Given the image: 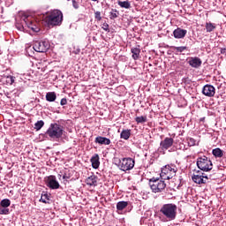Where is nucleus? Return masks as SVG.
<instances>
[{"mask_svg":"<svg viewBox=\"0 0 226 226\" xmlns=\"http://www.w3.org/2000/svg\"><path fill=\"white\" fill-rule=\"evenodd\" d=\"M11 204V201L9 199H4L0 202V207L8 208L10 207Z\"/></svg>","mask_w":226,"mask_h":226,"instance_id":"obj_27","label":"nucleus"},{"mask_svg":"<svg viewBox=\"0 0 226 226\" xmlns=\"http://www.w3.org/2000/svg\"><path fill=\"white\" fill-rule=\"evenodd\" d=\"M45 126V122H43V120H39L34 124V130H36V132H39V130L42 127Z\"/></svg>","mask_w":226,"mask_h":226,"instance_id":"obj_28","label":"nucleus"},{"mask_svg":"<svg viewBox=\"0 0 226 226\" xmlns=\"http://www.w3.org/2000/svg\"><path fill=\"white\" fill-rule=\"evenodd\" d=\"M135 121L136 123L138 124H140V123H147V117H144V116H141V117H137L135 118Z\"/></svg>","mask_w":226,"mask_h":226,"instance_id":"obj_30","label":"nucleus"},{"mask_svg":"<svg viewBox=\"0 0 226 226\" xmlns=\"http://www.w3.org/2000/svg\"><path fill=\"white\" fill-rule=\"evenodd\" d=\"M128 207V201H119L117 203V211H123Z\"/></svg>","mask_w":226,"mask_h":226,"instance_id":"obj_23","label":"nucleus"},{"mask_svg":"<svg viewBox=\"0 0 226 226\" xmlns=\"http://www.w3.org/2000/svg\"><path fill=\"white\" fill-rule=\"evenodd\" d=\"M225 50H226V49H224L223 51H222V54H223V52H225Z\"/></svg>","mask_w":226,"mask_h":226,"instance_id":"obj_41","label":"nucleus"},{"mask_svg":"<svg viewBox=\"0 0 226 226\" xmlns=\"http://www.w3.org/2000/svg\"><path fill=\"white\" fill-rule=\"evenodd\" d=\"M197 167L200 170H203V172H209V170H213V162L204 155L203 157L198 158Z\"/></svg>","mask_w":226,"mask_h":226,"instance_id":"obj_7","label":"nucleus"},{"mask_svg":"<svg viewBox=\"0 0 226 226\" xmlns=\"http://www.w3.org/2000/svg\"><path fill=\"white\" fill-rule=\"evenodd\" d=\"M44 22H46L48 27L61 26L63 24V11L57 9L48 11Z\"/></svg>","mask_w":226,"mask_h":226,"instance_id":"obj_1","label":"nucleus"},{"mask_svg":"<svg viewBox=\"0 0 226 226\" xmlns=\"http://www.w3.org/2000/svg\"><path fill=\"white\" fill-rule=\"evenodd\" d=\"M174 146V139L172 138H165L160 143V147L162 151H167V149H170Z\"/></svg>","mask_w":226,"mask_h":226,"instance_id":"obj_11","label":"nucleus"},{"mask_svg":"<svg viewBox=\"0 0 226 226\" xmlns=\"http://www.w3.org/2000/svg\"><path fill=\"white\" fill-rule=\"evenodd\" d=\"M120 170L126 172L132 170L135 167V161L130 157L123 158L119 162Z\"/></svg>","mask_w":226,"mask_h":226,"instance_id":"obj_8","label":"nucleus"},{"mask_svg":"<svg viewBox=\"0 0 226 226\" xmlns=\"http://www.w3.org/2000/svg\"><path fill=\"white\" fill-rule=\"evenodd\" d=\"M30 29L33 31V33H40V25L38 23H33V21H30Z\"/></svg>","mask_w":226,"mask_h":226,"instance_id":"obj_24","label":"nucleus"},{"mask_svg":"<svg viewBox=\"0 0 226 226\" xmlns=\"http://www.w3.org/2000/svg\"><path fill=\"white\" fill-rule=\"evenodd\" d=\"M96 144H100L101 146H109L110 139L109 138L98 136L95 138Z\"/></svg>","mask_w":226,"mask_h":226,"instance_id":"obj_16","label":"nucleus"},{"mask_svg":"<svg viewBox=\"0 0 226 226\" xmlns=\"http://www.w3.org/2000/svg\"><path fill=\"white\" fill-rule=\"evenodd\" d=\"M130 137H132V130L130 129L123 130L120 133V139H124V140H128Z\"/></svg>","mask_w":226,"mask_h":226,"instance_id":"obj_19","label":"nucleus"},{"mask_svg":"<svg viewBox=\"0 0 226 226\" xmlns=\"http://www.w3.org/2000/svg\"><path fill=\"white\" fill-rule=\"evenodd\" d=\"M0 215H10V208L0 206Z\"/></svg>","mask_w":226,"mask_h":226,"instance_id":"obj_32","label":"nucleus"},{"mask_svg":"<svg viewBox=\"0 0 226 226\" xmlns=\"http://www.w3.org/2000/svg\"><path fill=\"white\" fill-rule=\"evenodd\" d=\"M9 79L11 80V84H13V82H15V77L10 76Z\"/></svg>","mask_w":226,"mask_h":226,"instance_id":"obj_39","label":"nucleus"},{"mask_svg":"<svg viewBox=\"0 0 226 226\" xmlns=\"http://www.w3.org/2000/svg\"><path fill=\"white\" fill-rule=\"evenodd\" d=\"M63 179H68V177H66V175H64Z\"/></svg>","mask_w":226,"mask_h":226,"instance_id":"obj_40","label":"nucleus"},{"mask_svg":"<svg viewBox=\"0 0 226 226\" xmlns=\"http://www.w3.org/2000/svg\"><path fill=\"white\" fill-rule=\"evenodd\" d=\"M94 19H97L98 22L102 20V12L101 11H95L94 12Z\"/></svg>","mask_w":226,"mask_h":226,"instance_id":"obj_35","label":"nucleus"},{"mask_svg":"<svg viewBox=\"0 0 226 226\" xmlns=\"http://www.w3.org/2000/svg\"><path fill=\"white\" fill-rule=\"evenodd\" d=\"M205 27L207 29V33H213L214 29H216V26L211 22L206 23Z\"/></svg>","mask_w":226,"mask_h":226,"instance_id":"obj_26","label":"nucleus"},{"mask_svg":"<svg viewBox=\"0 0 226 226\" xmlns=\"http://www.w3.org/2000/svg\"><path fill=\"white\" fill-rule=\"evenodd\" d=\"M90 162L92 163L93 169H98V167H100V156L98 155V154H94L91 158Z\"/></svg>","mask_w":226,"mask_h":226,"instance_id":"obj_18","label":"nucleus"},{"mask_svg":"<svg viewBox=\"0 0 226 226\" xmlns=\"http://www.w3.org/2000/svg\"><path fill=\"white\" fill-rule=\"evenodd\" d=\"M68 103V100H66V98H63L60 102V105L64 106L66 105Z\"/></svg>","mask_w":226,"mask_h":226,"instance_id":"obj_37","label":"nucleus"},{"mask_svg":"<svg viewBox=\"0 0 226 226\" xmlns=\"http://www.w3.org/2000/svg\"><path fill=\"white\" fill-rule=\"evenodd\" d=\"M119 15V12H117V11H115L114 12H110L109 13V19H117Z\"/></svg>","mask_w":226,"mask_h":226,"instance_id":"obj_34","label":"nucleus"},{"mask_svg":"<svg viewBox=\"0 0 226 226\" xmlns=\"http://www.w3.org/2000/svg\"><path fill=\"white\" fill-rule=\"evenodd\" d=\"M49 194L45 193V194H41V202H43V204H49Z\"/></svg>","mask_w":226,"mask_h":226,"instance_id":"obj_31","label":"nucleus"},{"mask_svg":"<svg viewBox=\"0 0 226 226\" xmlns=\"http://www.w3.org/2000/svg\"><path fill=\"white\" fill-rule=\"evenodd\" d=\"M86 183L88 186H96L98 185V177L92 175L86 179Z\"/></svg>","mask_w":226,"mask_h":226,"instance_id":"obj_17","label":"nucleus"},{"mask_svg":"<svg viewBox=\"0 0 226 226\" xmlns=\"http://www.w3.org/2000/svg\"><path fill=\"white\" fill-rule=\"evenodd\" d=\"M46 185L48 188H50L51 190H57L59 189V182H57V179L56 178V176H49L46 178Z\"/></svg>","mask_w":226,"mask_h":226,"instance_id":"obj_10","label":"nucleus"},{"mask_svg":"<svg viewBox=\"0 0 226 226\" xmlns=\"http://www.w3.org/2000/svg\"><path fill=\"white\" fill-rule=\"evenodd\" d=\"M72 6L77 10L79 8V4L75 2V0H72Z\"/></svg>","mask_w":226,"mask_h":226,"instance_id":"obj_38","label":"nucleus"},{"mask_svg":"<svg viewBox=\"0 0 226 226\" xmlns=\"http://www.w3.org/2000/svg\"><path fill=\"white\" fill-rule=\"evenodd\" d=\"M33 49L35 52H47L50 49V42L49 41H36L34 42Z\"/></svg>","mask_w":226,"mask_h":226,"instance_id":"obj_9","label":"nucleus"},{"mask_svg":"<svg viewBox=\"0 0 226 226\" xmlns=\"http://www.w3.org/2000/svg\"><path fill=\"white\" fill-rule=\"evenodd\" d=\"M63 133H64L63 125L54 123L50 124L49 127L45 132V135L46 137L50 138L52 140H57V139H61V137H63Z\"/></svg>","mask_w":226,"mask_h":226,"instance_id":"obj_3","label":"nucleus"},{"mask_svg":"<svg viewBox=\"0 0 226 226\" xmlns=\"http://www.w3.org/2000/svg\"><path fill=\"white\" fill-rule=\"evenodd\" d=\"M176 172H177V167H176V165H166L162 169L161 171V179L163 180H169V179H172V177H174L176 176Z\"/></svg>","mask_w":226,"mask_h":226,"instance_id":"obj_6","label":"nucleus"},{"mask_svg":"<svg viewBox=\"0 0 226 226\" xmlns=\"http://www.w3.org/2000/svg\"><path fill=\"white\" fill-rule=\"evenodd\" d=\"M171 49L176 52H185V50H186V49L188 48L186 46H180V47L172 46Z\"/></svg>","mask_w":226,"mask_h":226,"instance_id":"obj_29","label":"nucleus"},{"mask_svg":"<svg viewBox=\"0 0 226 226\" xmlns=\"http://www.w3.org/2000/svg\"><path fill=\"white\" fill-rule=\"evenodd\" d=\"M160 213L164 216L162 222H172L177 216V206L172 203L164 204L162 206Z\"/></svg>","mask_w":226,"mask_h":226,"instance_id":"obj_2","label":"nucleus"},{"mask_svg":"<svg viewBox=\"0 0 226 226\" xmlns=\"http://www.w3.org/2000/svg\"><path fill=\"white\" fill-rule=\"evenodd\" d=\"M207 179V177H204V173H201L200 171H197L196 174H193L192 177V179L194 183H196L197 185H204L206 183V180Z\"/></svg>","mask_w":226,"mask_h":226,"instance_id":"obj_12","label":"nucleus"},{"mask_svg":"<svg viewBox=\"0 0 226 226\" xmlns=\"http://www.w3.org/2000/svg\"><path fill=\"white\" fill-rule=\"evenodd\" d=\"M188 64H190V66H192V68H200V66L202 65V60H200V58L197 56L191 57Z\"/></svg>","mask_w":226,"mask_h":226,"instance_id":"obj_15","label":"nucleus"},{"mask_svg":"<svg viewBox=\"0 0 226 226\" xmlns=\"http://www.w3.org/2000/svg\"><path fill=\"white\" fill-rule=\"evenodd\" d=\"M56 98H57L56 92H49L46 94L47 102H56Z\"/></svg>","mask_w":226,"mask_h":226,"instance_id":"obj_22","label":"nucleus"},{"mask_svg":"<svg viewBox=\"0 0 226 226\" xmlns=\"http://www.w3.org/2000/svg\"><path fill=\"white\" fill-rule=\"evenodd\" d=\"M117 4L118 6H120V8H125V10H129V8H132V4L129 1L123 2L121 0H118Z\"/></svg>","mask_w":226,"mask_h":226,"instance_id":"obj_21","label":"nucleus"},{"mask_svg":"<svg viewBox=\"0 0 226 226\" xmlns=\"http://www.w3.org/2000/svg\"><path fill=\"white\" fill-rule=\"evenodd\" d=\"M16 27L23 33H29V13L19 11L16 18Z\"/></svg>","mask_w":226,"mask_h":226,"instance_id":"obj_4","label":"nucleus"},{"mask_svg":"<svg viewBox=\"0 0 226 226\" xmlns=\"http://www.w3.org/2000/svg\"><path fill=\"white\" fill-rule=\"evenodd\" d=\"M186 33H188V31L177 27L173 31V35L177 40H181V38H185V36H186Z\"/></svg>","mask_w":226,"mask_h":226,"instance_id":"obj_14","label":"nucleus"},{"mask_svg":"<svg viewBox=\"0 0 226 226\" xmlns=\"http://www.w3.org/2000/svg\"><path fill=\"white\" fill-rule=\"evenodd\" d=\"M212 154H214V156H215L216 158H222L223 156V151H222V149L220 148H215L212 151Z\"/></svg>","mask_w":226,"mask_h":226,"instance_id":"obj_25","label":"nucleus"},{"mask_svg":"<svg viewBox=\"0 0 226 226\" xmlns=\"http://www.w3.org/2000/svg\"><path fill=\"white\" fill-rule=\"evenodd\" d=\"M202 93L203 94H205V96H208L209 98H211L212 96H215V87H213L212 85H205L202 89Z\"/></svg>","mask_w":226,"mask_h":226,"instance_id":"obj_13","label":"nucleus"},{"mask_svg":"<svg viewBox=\"0 0 226 226\" xmlns=\"http://www.w3.org/2000/svg\"><path fill=\"white\" fill-rule=\"evenodd\" d=\"M102 29H103L104 31H107L108 33L110 32V29H109V24H107V23H103V24H102Z\"/></svg>","mask_w":226,"mask_h":226,"instance_id":"obj_36","label":"nucleus"},{"mask_svg":"<svg viewBox=\"0 0 226 226\" xmlns=\"http://www.w3.org/2000/svg\"><path fill=\"white\" fill-rule=\"evenodd\" d=\"M149 185L154 193H160L167 188L165 181L156 177H153L149 180Z\"/></svg>","mask_w":226,"mask_h":226,"instance_id":"obj_5","label":"nucleus"},{"mask_svg":"<svg viewBox=\"0 0 226 226\" xmlns=\"http://www.w3.org/2000/svg\"><path fill=\"white\" fill-rule=\"evenodd\" d=\"M196 142L197 141L195 140V139H193V138H187V144H188V146H190V147L195 146Z\"/></svg>","mask_w":226,"mask_h":226,"instance_id":"obj_33","label":"nucleus"},{"mask_svg":"<svg viewBox=\"0 0 226 226\" xmlns=\"http://www.w3.org/2000/svg\"><path fill=\"white\" fill-rule=\"evenodd\" d=\"M131 52L132 54V58L137 61L140 56V49L139 48H132Z\"/></svg>","mask_w":226,"mask_h":226,"instance_id":"obj_20","label":"nucleus"}]
</instances>
